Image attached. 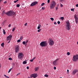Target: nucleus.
I'll return each instance as SVG.
<instances>
[{
  "label": "nucleus",
  "instance_id": "6e6d98bb",
  "mask_svg": "<svg viewBox=\"0 0 78 78\" xmlns=\"http://www.w3.org/2000/svg\"><path fill=\"white\" fill-rule=\"evenodd\" d=\"M36 59V57H34V58H32L34 60V59Z\"/></svg>",
  "mask_w": 78,
  "mask_h": 78
},
{
  "label": "nucleus",
  "instance_id": "4c0bfd02",
  "mask_svg": "<svg viewBox=\"0 0 78 78\" xmlns=\"http://www.w3.org/2000/svg\"><path fill=\"white\" fill-rule=\"evenodd\" d=\"M9 60H12V58H9Z\"/></svg>",
  "mask_w": 78,
  "mask_h": 78
},
{
  "label": "nucleus",
  "instance_id": "79ce46f5",
  "mask_svg": "<svg viewBox=\"0 0 78 78\" xmlns=\"http://www.w3.org/2000/svg\"><path fill=\"white\" fill-rule=\"evenodd\" d=\"M54 70H56V67L55 66L54 67Z\"/></svg>",
  "mask_w": 78,
  "mask_h": 78
},
{
  "label": "nucleus",
  "instance_id": "49530a36",
  "mask_svg": "<svg viewBox=\"0 0 78 78\" xmlns=\"http://www.w3.org/2000/svg\"><path fill=\"white\" fill-rule=\"evenodd\" d=\"M61 2H64V0H61Z\"/></svg>",
  "mask_w": 78,
  "mask_h": 78
},
{
  "label": "nucleus",
  "instance_id": "f03ea898",
  "mask_svg": "<svg viewBox=\"0 0 78 78\" xmlns=\"http://www.w3.org/2000/svg\"><path fill=\"white\" fill-rule=\"evenodd\" d=\"M56 5V3L55 1H53L50 4V9H53L55 7Z\"/></svg>",
  "mask_w": 78,
  "mask_h": 78
},
{
  "label": "nucleus",
  "instance_id": "20e7f679",
  "mask_svg": "<svg viewBox=\"0 0 78 78\" xmlns=\"http://www.w3.org/2000/svg\"><path fill=\"white\" fill-rule=\"evenodd\" d=\"M48 43L47 41H43L40 44V45L41 47H45L47 45Z\"/></svg>",
  "mask_w": 78,
  "mask_h": 78
},
{
  "label": "nucleus",
  "instance_id": "c9c22d12",
  "mask_svg": "<svg viewBox=\"0 0 78 78\" xmlns=\"http://www.w3.org/2000/svg\"><path fill=\"white\" fill-rule=\"evenodd\" d=\"M67 55H70V52H67Z\"/></svg>",
  "mask_w": 78,
  "mask_h": 78
},
{
  "label": "nucleus",
  "instance_id": "09e8293b",
  "mask_svg": "<svg viewBox=\"0 0 78 78\" xmlns=\"http://www.w3.org/2000/svg\"><path fill=\"white\" fill-rule=\"evenodd\" d=\"M61 7H62L63 6V5L61 4Z\"/></svg>",
  "mask_w": 78,
  "mask_h": 78
},
{
  "label": "nucleus",
  "instance_id": "423d86ee",
  "mask_svg": "<svg viewBox=\"0 0 78 78\" xmlns=\"http://www.w3.org/2000/svg\"><path fill=\"white\" fill-rule=\"evenodd\" d=\"M73 61H77L78 60V55H73Z\"/></svg>",
  "mask_w": 78,
  "mask_h": 78
},
{
  "label": "nucleus",
  "instance_id": "4d7b16f0",
  "mask_svg": "<svg viewBox=\"0 0 78 78\" xmlns=\"http://www.w3.org/2000/svg\"><path fill=\"white\" fill-rule=\"evenodd\" d=\"M67 72L68 73H69V70L68 69H67Z\"/></svg>",
  "mask_w": 78,
  "mask_h": 78
},
{
  "label": "nucleus",
  "instance_id": "69168bd1",
  "mask_svg": "<svg viewBox=\"0 0 78 78\" xmlns=\"http://www.w3.org/2000/svg\"><path fill=\"white\" fill-rule=\"evenodd\" d=\"M19 0H16V1H17V2H18L19 1Z\"/></svg>",
  "mask_w": 78,
  "mask_h": 78
},
{
  "label": "nucleus",
  "instance_id": "ea45409f",
  "mask_svg": "<svg viewBox=\"0 0 78 78\" xmlns=\"http://www.w3.org/2000/svg\"><path fill=\"white\" fill-rule=\"evenodd\" d=\"M57 23H58V24H60V21H58V22H57Z\"/></svg>",
  "mask_w": 78,
  "mask_h": 78
},
{
  "label": "nucleus",
  "instance_id": "cd10ccee",
  "mask_svg": "<svg viewBox=\"0 0 78 78\" xmlns=\"http://www.w3.org/2000/svg\"><path fill=\"white\" fill-rule=\"evenodd\" d=\"M61 19H62V20H64V18L63 17H61Z\"/></svg>",
  "mask_w": 78,
  "mask_h": 78
},
{
  "label": "nucleus",
  "instance_id": "72a5a7b5",
  "mask_svg": "<svg viewBox=\"0 0 78 78\" xmlns=\"http://www.w3.org/2000/svg\"><path fill=\"white\" fill-rule=\"evenodd\" d=\"M20 40H22V39H23V37H20Z\"/></svg>",
  "mask_w": 78,
  "mask_h": 78
},
{
  "label": "nucleus",
  "instance_id": "8fccbe9b",
  "mask_svg": "<svg viewBox=\"0 0 78 78\" xmlns=\"http://www.w3.org/2000/svg\"><path fill=\"white\" fill-rule=\"evenodd\" d=\"M25 26H27V23H26L25 25H24Z\"/></svg>",
  "mask_w": 78,
  "mask_h": 78
},
{
  "label": "nucleus",
  "instance_id": "f8f14e48",
  "mask_svg": "<svg viewBox=\"0 0 78 78\" xmlns=\"http://www.w3.org/2000/svg\"><path fill=\"white\" fill-rule=\"evenodd\" d=\"M78 72V69H74L73 71V75H75V73H76Z\"/></svg>",
  "mask_w": 78,
  "mask_h": 78
},
{
  "label": "nucleus",
  "instance_id": "a211bd4d",
  "mask_svg": "<svg viewBox=\"0 0 78 78\" xmlns=\"http://www.w3.org/2000/svg\"><path fill=\"white\" fill-rule=\"evenodd\" d=\"M3 33L4 34H6V32H5V30L4 29H3Z\"/></svg>",
  "mask_w": 78,
  "mask_h": 78
},
{
  "label": "nucleus",
  "instance_id": "7c9ffc66",
  "mask_svg": "<svg viewBox=\"0 0 78 78\" xmlns=\"http://www.w3.org/2000/svg\"><path fill=\"white\" fill-rule=\"evenodd\" d=\"M41 31V29H40L38 30L37 32H40V31Z\"/></svg>",
  "mask_w": 78,
  "mask_h": 78
},
{
  "label": "nucleus",
  "instance_id": "473e14b6",
  "mask_svg": "<svg viewBox=\"0 0 78 78\" xmlns=\"http://www.w3.org/2000/svg\"><path fill=\"white\" fill-rule=\"evenodd\" d=\"M6 21L5 20V21H4V22H3L2 23V24H4V23H6Z\"/></svg>",
  "mask_w": 78,
  "mask_h": 78
},
{
  "label": "nucleus",
  "instance_id": "dca6fc26",
  "mask_svg": "<svg viewBox=\"0 0 78 78\" xmlns=\"http://www.w3.org/2000/svg\"><path fill=\"white\" fill-rule=\"evenodd\" d=\"M39 70V68L38 67H37L35 68V71H37Z\"/></svg>",
  "mask_w": 78,
  "mask_h": 78
},
{
  "label": "nucleus",
  "instance_id": "864d4df0",
  "mask_svg": "<svg viewBox=\"0 0 78 78\" xmlns=\"http://www.w3.org/2000/svg\"><path fill=\"white\" fill-rule=\"evenodd\" d=\"M27 69H29V67L27 66Z\"/></svg>",
  "mask_w": 78,
  "mask_h": 78
},
{
  "label": "nucleus",
  "instance_id": "3c124183",
  "mask_svg": "<svg viewBox=\"0 0 78 78\" xmlns=\"http://www.w3.org/2000/svg\"><path fill=\"white\" fill-rule=\"evenodd\" d=\"M3 2V0H0V3L2 2Z\"/></svg>",
  "mask_w": 78,
  "mask_h": 78
},
{
  "label": "nucleus",
  "instance_id": "5701e85b",
  "mask_svg": "<svg viewBox=\"0 0 78 78\" xmlns=\"http://www.w3.org/2000/svg\"><path fill=\"white\" fill-rule=\"evenodd\" d=\"M4 76L5 77H6V78H9V77L8 76H7L6 75H4Z\"/></svg>",
  "mask_w": 78,
  "mask_h": 78
},
{
  "label": "nucleus",
  "instance_id": "c756f323",
  "mask_svg": "<svg viewBox=\"0 0 78 78\" xmlns=\"http://www.w3.org/2000/svg\"><path fill=\"white\" fill-rule=\"evenodd\" d=\"M71 11H73V12H74V9H71Z\"/></svg>",
  "mask_w": 78,
  "mask_h": 78
},
{
  "label": "nucleus",
  "instance_id": "e433bc0d",
  "mask_svg": "<svg viewBox=\"0 0 78 78\" xmlns=\"http://www.w3.org/2000/svg\"><path fill=\"white\" fill-rule=\"evenodd\" d=\"M21 41L20 40H17V42H20Z\"/></svg>",
  "mask_w": 78,
  "mask_h": 78
},
{
  "label": "nucleus",
  "instance_id": "9d476101",
  "mask_svg": "<svg viewBox=\"0 0 78 78\" xmlns=\"http://www.w3.org/2000/svg\"><path fill=\"white\" fill-rule=\"evenodd\" d=\"M37 76V74L36 73H34L31 75L30 78H36Z\"/></svg>",
  "mask_w": 78,
  "mask_h": 78
},
{
  "label": "nucleus",
  "instance_id": "6e6552de",
  "mask_svg": "<svg viewBox=\"0 0 78 78\" xmlns=\"http://www.w3.org/2000/svg\"><path fill=\"white\" fill-rule=\"evenodd\" d=\"M54 41H53V40L51 39H49V44L50 45H51V46L53 45V44H54Z\"/></svg>",
  "mask_w": 78,
  "mask_h": 78
},
{
  "label": "nucleus",
  "instance_id": "ddd939ff",
  "mask_svg": "<svg viewBox=\"0 0 78 78\" xmlns=\"http://www.w3.org/2000/svg\"><path fill=\"white\" fill-rule=\"evenodd\" d=\"M58 60H59V58H58L57 59L55 60L53 62V64L54 65H56L57 62L58 61Z\"/></svg>",
  "mask_w": 78,
  "mask_h": 78
},
{
  "label": "nucleus",
  "instance_id": "58836bf2",
  "mask_svg": "<svg viewBox=\"0 0 78 78\" xmlns=\"http://www.w3.org/2000/svg\"><path fill=\"white\" fill-rule=\"evenodd\" d=\"M34 60L33 59H32L31 60H30V61H31V62H33V60Z\"/></svg>",
  "mask_w": 78,
  "mask_h": 78
},
{
  "label": "nucleus",
  "instance_id": "0e129e2a",
  "mask_svg": "<svg viewBox=\"0 0 78 78\" xmlns=\"http://www.w3.org/2000/svg\"><path fill=\"white\" fill-rule=\"evenodd\" d=\"M2 28V27H0V30Z\"/></svg>",
  "mask_w": 78,
  "mask_h": 78
},
{
  "label": "nucleus",
  "instance_id": "9b49d317",
  "mask_svg": "<svg viewBox=\"0 0 78 78\" xmlns=\"http://www.w3.org/2000/svg\"><path fill=\"white\" fill-rule=\"evenodd\" d=\"M38 3L37 2L35 1V2H34L33 3H32L30 5V6H34L36 5H37Z\"/></svg>",
  "mask_w": 78,
  "mask_h": 78
},
{
  "label": "nucleus",
  "instance_id": "412c9836",
  "mask_svg": "<svg viewBox=\"0 0 78 78\" xmlns=\"http://www.w3.org/2000/svg\"><path fill=\"white\" fill-rule=\"evenodd\" d=\"M28 42V39H27L26 40V44H27Z\"/></svg>",
  "mask_w": 78,
  "mask_h": 78
},
{
  "label": "nucleus",
  "instance_id": "680f3d73",
  "mask_svg": "<svg viewBox=\"0 0 78 78\" xmlns=\"http://www.w3.org/2000/svg\"><path fill=\"white\" fill-rule=\"evenodd\" d=\"M38 26H39V27H41V25L40 24L38 25Z\"/></svg>",
  "mask_w": 78,
  "mask_h": 78
},
{
  "label": "nucleus",
  "instance_id": "a18cd8bd",
  "mask_svg": "<svg viewBox=\"0 0 78 78\" xmlns=\"http://www.w3.org/2000/svg\"><path fill=\"white\" fill-rule=\"evenodd\" d=\"M50 0H48V3H50Z\"/></svg>",
  "mask_w": 78,
  "mask_h": 78
},
{
  "label": "nucleus",
  "instance_id": "6ab92c4d",
  "mask_svg": "<svg viewBox=\"0 0 78 78\" xmlns=\"http://www.w3.org/2000/svg\"><path fill=\"white\" fill-rule=\"evenodd\" d=\"M2 15H4L5 14V11H3L2 12Z\"/></svg>",
  "mask_w": 78,
  "mask_h": 78
},
{
  "label": "nucleus",
  "instance_id": "393cba45",
  "mask_svg": "<svg viewBox=\"0 0 78 78\" xmlns=\"http://www.w3.org/2000/svg\"><path fill=\"white\" fill-rule=\"evenodd\" d=\"M58 5L57 7H56V10L57 11L58 10Z\"/></svg>",
  "mask_w": 78,
  "mask_h": 78
},
{
  "label": "nucleus",
  "instance_id": "39448f33",
  "mask_svg": "<svg viewBox=\"0 0 78 78\" xmlns=\"http://www.w3.org/2000/svg\"><path fill=\"white\" fill-rule=\"evenodd\" d=\"M23 56H24V55H23V53L20 52L18 53V58L19 59H22L23 58Z\"/></svg>",
  "mask_w": 78,
  "mask_h": 78
},
{
  "label": "nucleus",
  "instance_id": "a878e982",
  "mask_svg": "<svg viewBox=\"0 0 78 78\" xmlns=\"http://www.w3.org/2000/svg\"><path fill=\"white\" fill-rule=\"evenodd\" d=\"M16 6L17 8H19L20 6V5L19 4H17L16 5Z\"/></svg>",
  "mask_w": 78,
  "mask_h": 78
},
{
  "label": "nucleus",
  "instance_id": "13d9d810",
  "mask_svg": "<svg viewBox=\"0 0 78 78\" xmlns=\"http://www.w3.org/2000/svg\"><path fill=\"white\" fill-rule=\"evenodd\" d=\"M11 27V24H10L9 25V27Z\"/></svg>",
  "mask_w": 78,
  "mask_h": 78
},
{
  "label": "nucleus",
  "instance_id": "0eeeda50",
  "mask_svg": "<svg viewBox=\"0 0 78 78\" xmlns=\"http://www.w3.org/2000/svg\"><path fill=\"white\" fill-rule=\"evenodd\" d=\"M20 47L18 45H16L15 46V51L16 53H18L19 51Z\"/></svg>",
  "mask_w": 78,
  "mask_h": 78
},
{
  "label": "nucleus",
  "instance_id": "7ed1b4c3",
  "mask_svg": "<svg viewBox=\"0 0 78 78\" xmlns=\"http://www.w3.org/2000/svg\"><path fill=\"white\" fill-rule=\"evenodd\" d=\"M66 29L67 30H70V24L69 21L67 22L66 24Z\"/></svg>",
  "mask_w": 78,
  "mask_h": 78
},
{
  "label": "nucleus",
  "instance_id": "4be33fe9",
  "mask_svg": "<svg viewBox=\"0 0 78 78\" xmlns=\"http://www.w3.org/2000/svg\"><path fill=\"white\" fill-rule=\"evenodd\" d=\"M11 70H12V68H11L10 69L8 72V73H9V72H10L11 71Z\"/></svg>",
  "mask_w": 78,
  "mask_h": 78
},
{
  "label": "nucleus",
  "instance_id": "bf43d9fd",
  "mask_svg": "<svg viewBox=\"0 0 78 78\" xmlns=\"http://www.w3.org/2000/svg\"><path fill=\"white\" fill-rule=\"evenodd\" d=\"M20 75V73H18V74L17 75V76L18 75Z\"/></svg>",
  "mask_w": 78,
  "mask_h": 78
},
{
  "label": "nucleus",
  "instance_id": "aec40b11",
  "mask_svg": "<svg viewBox=\"0 0 78 78\" xmlns=\"http://www.w3.org/2000/svg\"><path fill=\"white\" fill-rule=\"evenodd\" d=\"M44 77H48V75H47V74H45L44 75Z\"/></svg>",
  "mask_w": 78,
  "mask_h": 78
},
{
  "label": "nucleus",
  "instance_id": "b1692460",
  "mask_svg": "<svg viewBox=\"0 0 78 78\" xmlns=\"http://www.w3.org/2000/svg\"><path fill=\"white\" fill-rule=\"evenodd\" d=\"M23 45H25L26 43L25 41H24L23 42Z\"/></svg>",
  "mask_w": 78,
  "mask_h": 78
},
{
  "label": "nucleus",
  "instance_id": "1a4fd4ad",
  "mask_svg": "<svg viewBox=\"0 0 78 78\" xmlns=\"http://www.w3.org/2000/svg\"><path fill=\"white\" fill-rule=\"evenodd\" d=\"M12 36L9 35V36H8L7 37V41H9L8 43V44H9L11 41V39L12 38Z\"/></svg>",
  "mask_w": 78,
  "mask_h": 78
},
{
  "label": "nucleus",
  "instance_id": "e2e57ef3",
  "mask_svg": "<svg viewBox=\"0 0 78 78\" xmlns=\"http://www.w3.org/2000/svg\"><path fill=\"white\" fill-rule=\"evenodd\" d=\"M1 68V65L0 64V68Z\"/></svg>",
  "mask_w": 78,
  "mask_h": 78
},
{
  "label": "nucleus",
  "instance_id": "c85d7f7f",
  "mask_svg": "<svg viewBox=\"0 0 78 78\" xmlns=\"http://www.w3.org/2000/svg\"><path fill=\"white\" fill-rule=\"evenodd\" d=\"M44 4H45V3H43L41 4V6H44Z\"/></svg>",
  "mask_w": 78,
  "mask_h": 78
},
{
  "label": "nucleus",
  "instance_id": "2f4dec72",
  "mask_svg": "<svg viewBox=\"0 0 78 78\" xmlns=\"http://www.w3.org/2000/svg\"><path fill=\"white\" fill-rule=\"evenodd\" d=\"M50 19L52 20V21H53L54 20V19H53V18H50Z\"/></svg>",
  "mask_w": 78,
  "mask_h": 78
},
{
  "label": "nucleus",
  "instance_id": "f704fd0d",
  "mask_svg": "<svg viewBox=\"0 0 78 78\" xmlns=\"http://www.w3.org/2000/svg\"><path fill=\"white\" fill-rule=\"evenodd\" d=\"M45 9V7H42V9H43V10H44V9Z\"/></svg>",
  "mask_w": 78,
  "mask_h": 78
},
{
  "label": "nucleus",
  "instance_id": "2eb2a0df",
  "mask_svg": "<svg viewBox=\"0 0 78 78\" xmlns=\"http://www.w3.org/2000/svg\"><path fill=\"white\" fill-rule=\"evenodd\" d=\"M27 61L25 60L24 61H23V64H27Z\"/></svg>",
  "mask_w": 78,
  "mask_h": 78
},
{
  "label": "nucleus",
  "instance_id": "4468645a",
  "mask_svg": "<svg viewBox=\"0 0 78 78\" xmlns=\"http://www.w3.org/2000/svg\"><path fill=\"white\" fill-rule=\"evenodd\" d=\"M75 21H76V23H78V18L77 17V16H76V15H75Z\"/></svg>",
  "mask_w": 78,
  "mask_h": 78
},
{
  "label": "nucleus",
  "instance_id": "f257e3e1",
  "mask_svg": "<svg viewBox=\"0 0 78 78\" xmlns=\"http://www.w3.org/2000/svg\"><path fill=\"white\" fill-rule=\"evenodd\" d=\"M5 14L8 16H13L14 17L16 16V12H14L12 10H10L9 12L5 13Z\"/></svg>",
  "mask_w": 78,
  "mask_h": 78
},
{
  "label": "nucleus",
  "instance_id": "de8ad7c7",
  "mask_svg": "<svg viewBox=\"0 0 78 78\" xmlns=\"http://www.w3.org/2000/svg\"><path fill=\"white\" fill-rule=\"evenodd\" d=\"M76 7H78V4H76Z\"/></svg>",
  "mask_w": 78,
  "mask_h": 78
},
{
  "label": "nucleus",
  "instance_id": "a19ab883",
  "mask_svg": "<svg viewBox=\"0 0 78 78\" xmlns=\"http://www.w3.org/2000/svg\"><path fill=\"white\" fill-rule=\"evenodd\" d=\"M12 65L14 67V65H15V63H13L12 64Z\"/></svg>",
  "mask_w": 78,
  "mask_h": 78
},
{
  "label": "nucleus",
  "instance_id": "603ef678",
  "mask_svg": "<svg viewBox=\"0 0 78 78\" xmlns=\"http://www.w3.org/2000/svg\"><path fill=\"white\" fill-rule=\"evenodd\" d=\"M56 22H54V24H55V25H56Z\"/></svg>",
  "mask_w": 78,
  "mask_h": 78
},
{
  "label": "nucleus",
  "instance_id": "5fc2aeb1",
  "mask_svg": "<svg viewBox=\"0 0 78 78\" xmlns=\"http://www.w3.org/2000/svg\"><path fill=\"white\" fill-rule=\"evenodd\" d=\"M14 3H17V0L15 1L14 2Z\"/></svg>",
  "mask_w": 78,
  "mask_h": 78
},
{
  "label": "nucleus",
  "instance_id": "f3484780",
  "mask_svg": "<svg viewBox=\"0 0 78 78\" xmlns=\"http://www.w3.org/2000/svg\"><path fill=\"white\" fill-rule=\"evenodd\" d=\"M4 45H5V43H2L1 44V45L2 47H4Z\"/></svg>",
  "mask_w": 78,
  "mask_h": 78
},
{
  "label": "nucleus",
  "instance_id": "37998d69",
  "mask_svg": "<svg viewBox=\"0 0 78 78\" xmlns=\"http://www.w3.org/2000/svg\"><path fill=\"white\" fill-rule=\"evenodd\" d=\"M7 3V2H6V1H5V2H4V4H6V3Z\"/></svg>",
  "mask_w": 78,
  "mask_h": 78
},
{
  "label": "nucleus",
  "instance_id": "338daca9",
  "mask_svg": "<svg viewBox=\"0 0 78 78\" xmlns=\"http://www.w3.org/2000/svg\"><path fill=\"white\" fill-rule=\"evenodd\" d=\"M46 25H48V24H47Z\"/></svg>",
  "mask_w": 78,
  "mask_h": 78
},
{
  "label": "nucleus",
  "instance_id": "bb28decb",
  "mask_svg": "<svg viewBox=\"0 0 78 78\" xmlns=\"http://www.w3.org/2000/svg\"><path fill=\"white\" fill-rule=\"evenodd\" d=\"M15 29L16 28H14L12 30V31H13V32L14 31V30H15Z\"/></svg>",
  "mask_w": 78,
  "mask_h": 78
},
{
  "label": "nucleus",
  "instance_id": "052dcab7",
  "mask_svg": "<svg viewBox=\"0 0 78 78\" xmlns=\"http://www.w3.org/2000/svg\"><path fill=\"white\" fill-rule=\"evenodd\" d=\"M25 47H26V46H27V44L26 43V44H25Z\"/></svg>",
  "mask_w": 78,
  "mask_h": 78
},
{
  "label": "nucleus",
  "instance_id": "774afa93",
  "mask_svg": "<svg viewBox=\"0 0 78 78\" xmlns=\"http://www.w3.org/2000/svg\"><path fill=\"white\" fill-rule=\"evenodd\" d=\"M28 78H30V77H28Z\"/></svg>",
  "mask_w": 78,
  "mask_h": 78
},
{
  "label": "nucleus",
  "instance_id": "c03bdc74",
  "mask_svg": "<svg viewBox=\"0 0 78 78\" xmlns=\"http://www.w3.org/2000/svg\"><path fill=\"white\" fill-rule=\"evenodd\" d=\"M40 28V26H38V27H37V28L38 29H39Z\"/></svg>",
  "mask_w": 78,
  "mask_h": 78
}]
</instances>
